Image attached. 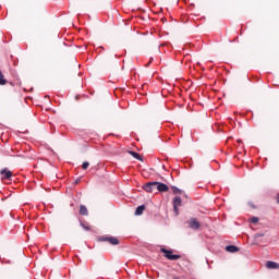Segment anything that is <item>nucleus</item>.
<instances>
[{"instance_id":"f257e3e1","label":"nucleus","mask_w":279,"mask_h":279,"mask_svg":"<svg viewBox=\"0 0 279 279\" xmlns=\"http://www.w3.org/2000/svg\"><path fill=\"white\" fill-rule=\"evenodd\" d=\"M160 251L162 254H165V258L168 260H179V258H182L181 255L173 254V251H169L167 248H161Z\"/></svg>"},{"instance_id":"f03ea898","label":"nucleus","mask_w":279,"mask_h":279,"mask_svg":"<svg viewBox=\"0 0 279 279\" xmlns=\"http://www.w3.org/2000/svg\"><path fill=\"white\" fill-rule=\"evenodd\" d=\"M180 206H182V198L180 196H175L173 198V210L175 216L180 215Z\"/></svg>"},{"instance_id":"7ed1b4c3","label":"nucleus","mask_w":279,"mask_h":279,"mask_svg":"<svg viewBox=\"0 0 279 279\" xmlns=\"http://www.w3.org/2000/svg\"><path fill=\"white\" fill-rule=\"evenodd\" d=\"M187 226L191 230H199V228H202V223L197 221V218H190L187 220Z\"/></svg>"},{"instance_id":"20e7f679","label":"nucleus","mask_w":279,"mask_h":279,"mask_svg":"<svg viewBox=\"0 0 279 279\" xmlns=\"http://www.w3.org/2000/svg\"><path fill=\"white\" fill-rule=\"evenodd\" d=\"M158 186V182H148L144 185V190L146 193H156Z\"/></svg>"},{"instance_id":"39448f33","label":"nucleus","mask_w":279,"mask_h":279,"mask_svg":"<svg viewBox=\"0 0 279 279\" xmlns=\"http://www.w3.org/2000/svg\"><path fill=\"white\" fill-rule=\"evenodd\" d=\"M99 241L110 243V245H119L120 241L114 236H101Z\"/></svg>"},{"instance_id":"423d86ee","label":"nucleus","mask_w":279,"mask_h":279,"mask_svg":"<svg viewBox=\"0 0 279 279\" xmlns=\"http://www.w3.org/2000/svg\"><path fill=\"white\" fill-rule=\"evenodd\" d=\"M2 175V180H10L12 178V171H10L8 168H4L0 171Z\"/></svg>"},{"instance_id":"0eeeda50","label":"nucleus","mask_w":279,"mask_h":279,"mask_svg":"<svg viewBox=\"0 0 279 279\" xmlns=\"http://www.w3.org/2000/svg\"><path fill=\"white\" fill-rule=\"evenodd\" d=\"M157 191L159 193H167V191H169V186L165 183L157 182Z\"/></svg>"},{"instance_id":"6e6552de","label":"nucleus","mask_w":279,"mask_h":279,"mask_svg":"<svg viewBox=\"0 0 279 279\" xmlns=\"http://www.w3.org/2000/svg\"><path fill=\"white\" fill-rule=\"evenodd\" d=\"M267 269H279V264L276 262L268 260L266 263Z\"/></svg>"},{"instance_id":"1a4fd4ad","label":"nucleus","mask_w":279,"mask_h":279,"mask_svg":"<svg viewBox=\"0 0 279 279\" xmlns=\"http://www.w3.org/2000/svg\"><path fill=\"white\" fill-rule=\"evenodd\" d=\"M226 252H230L231 254H236V252H239V247L235 245H228L226 246Z\"/></svg>"},{"instance_id":"9d476101","label":"nucleus","mask_w":279,"mask_h":279,"mask_svg":"<svg viewBox=\"0 0 279 279\" xmlns=\"http://www.w3.org/2000/svg\"><path fill=\"white\" fill-rule=\"evenodd\" d=\"M80 215H83L84 217H87L88 208H86V206H84V205H81L80 206Z\"/></svg>"},{"instance_id":"9b49d317","label":"nucleus","mask_w":279,"mask_h":279,"mask_svg":"<svg viewBox=\"0 0 279 279\" xmlns=\"http://www.w3.org/2000/svg\"><path fill=\"white\" fill-rule=\"evenodd\" d=\"M143 213H145V205L138 206V207L136 208V210H135V215H136V216H141V215H143Z\"/></svg>"},{"instance_id":"f8f14e48","label":"nucleus","mask_w":279,"mask_h":279,"mask_svg":"<svg viewBox=\"0 0 279 279\" xmlns=\"http://www.w3.org/2000/svg\"><path fill=\"white\" fill-rule=\"evenodd\" d=\"M129 154L133 156V158H135L136 160L143 161V157H141L138 153L130 150Z\"/></svg>"},{"instance_id":"ddd939ff","label":"nucleus","mask_w":279,"mask_h":279,"mask_svg":"<svg viewBox=\"0 0 279 279\" xmlns=\"http://www.w3.org/2000/svg\"><path fill=\"white\" fill-rule=\"evenodd\" d=\"M8 81L3 78V73H0V86H5Z\"/></svg>"},{"instance_id":"4468645a","label":"nucleus","mask_w":279,"mask_h":279,"mask_svg":"<svg viewBox=\"0 0 279 279\" xmlns=\"http://www.w3.org/2000/svg\"><path fill=\"white\" fill-rule=\"evenodd\" d=\"M172 192L174 193V195H181V193H182V190H180V189H178V187H175V186H172Z\"/></svg>"},{"instance_id":"2eb2a0df","label":"nucleus","mask_w":279,"mask_h":279,"mask_svg":"<svg viewBox=\"0 0 279 279\" xmlns=\"http://www.w3.org/2000/svg\"><path fill=\"white\" fill-rule=\"evenodd\" d=\"M88 167H90V163L88 161H84L83 165H82V169L84 171H86V169H88Z\"/></svg>"},{"instance_id":"dca6fc26","label":"nucleus","mask_w":279,"mask_h":279,"mask_svg":"<svg viewBox=\"0 0 279 279\" xmlns=\"http://www.w3.org/2000/svg\"><path fill=\"white\" fill-rule=\"evenodd\" d=\"M251 221H252V223H258V218H257V217H253V218L251 219Z\"/></svg>"},{"instance_id":"f3484780","label":"nucleus","mask_w":279,"mask_h":279,"mask_svg":"<svg viewBox=\"0 0 279 279\" xmlns=\"http://www.w3.org/2000/svg\"><path fill=\"white\" fill-rule=\"evenodd\" d=\"M81 226H82V228H84V230H87V231L90 230V227H88V226H86V225H84V223H81Z\"/></svg>"},{"instance_id":"a211bd4d","label":"nucleus","mask_w":279,"mask_h":279,"mask_svg":"<svg viewBox=\"0 0 279 279\" xmlns=\"http://www.w3.org/2000/svg\"><path fill=\"white\" fill-rule=\"evenodd\" d=\"M277 203L279 204V194L277 195Z\"/></svg>"},{"instance_id":"6ab92c4d","label":"nucleus","mask_w":279,"mask_h":279,"mask_svg":"<svg viewBox=\"0 0 279 279\" xmlns=\"http://www.w3.org/2000/svg\"><path fill=\"white\" fill-rule=\"evenodd\" d=\"M75 184H80V180H76V181H75Z\"/></svg>"},{"instance_id":"aec40b11","label":"nucleus","mask_w":279,"mask_h":279,"mask_svg":"<svg viewBox=\"0 0 279 279\" xmlns=\"http://www.w3.org/2000/svg\"><path fill=\"white\" fill-rule=\"evenodd\" d=\"M173 279H181V278H180V277H175V276H174V277H173Z\"/></svg>"},{"instance_id":"412c9836","label":"nucleus","mask_w":279,"mask_h":279,"mask_svg":"<svg viewBox=\"0 0 279 279\" xmlns=\"http://www.w3.org/2000/svg\"><path fill=\"white\" fill-rule=\"evenodd\" d=\"M238 143H241V140H239Z\"/></svg>"}]
</instances>
